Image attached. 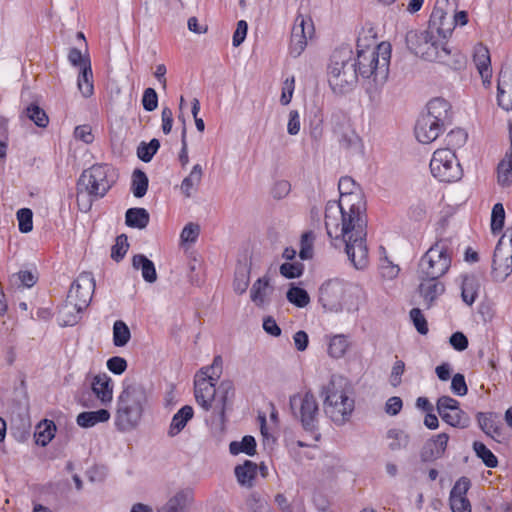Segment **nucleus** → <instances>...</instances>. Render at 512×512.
<instances>
[{"mask_svg":"<svg viewBox=\"0 0 512 512\" xmlns=\"http://www.w3.org/2000/svg\"><path fill=\"white\" fill-rule=\"evenodd\" d=\"M340 198L329 201L325 209V227L335 248L344 250L356 269L368 265L366 201L360 186L349 176L338 183Z\"/></svg>","mask_w":512,"mask_h":512,"instance_id":"obj_1","label":"nucleus"},{"mask_svg":"<svg viewBox=\"0 0 512 512\" xmlns=\"http://www.w3.org/2000/svg\"><path fill=\"white\" fill-rule=\"evenodd\" d=\"M222 373V358L216 356L210 366L200 369L195 376L194 394L196 402L205 410L213 408L214 413L223 420L227 402L234 396V386L231 381L221 382L218 390L222 393L220 399H216V383Z\"/></svg>","mask_w":512,"mask_h":512,"instance_id":"obj_2","label":"nucleus"},{"mask_svg":"<svg viewBox=\"0 0 512 512\" xmlns=\"http://www.w3.org/2000/svg\"><path fill=\"white\" fill-rule=\"evenodd\" d=\"M405 42L412 54L425 61L454 67L461 63L460 54L450 47L449 39L429 28L409 30L406 33Z\"/></svg>","mask_w":512,"mask_h":512,"instance_id":"obj_3","label":"nucleus"},{"mask_svg":"<svg viewBox=\"0 0 512 512\" xmlns=\"http://www.w3.org/2000/svg\"><path fill=\"white\" fill-rule=\"evenodd\" d=\"M357 48V59L353 62L356 64L357 74L370 81L367 92L372 96L377 94L388 78L391 46L382 42L376 47L360 49L358 43Z\"/></svg>","mask_w":512,"mask_h":512,"instance_id":"obj_4","label":"nucleus"},{"mask_svg":"<svg viewBox=\"0 0 512 512\" xmlns=\"http://www.w3.org/2000/svg\"><path fill=\"white\" fill-rule=\"evenodd\" d=\"M147 393L139 384L124 387L116 401L114 425L120 432H130L141 423L146 405Z\"/></svg>","mask_w":512,"mask_h":512,"instance_id":"obj_5","label":"nucleus"},{"mask_svg":"<svg viewBox=\"0 0 512 512\" xmlns=\"http://www.w3.org/2000/svg\"><path fill=\"white\" fill-rule=\"evenodd\" d=\"M323 409L325 414L337 425L346 423L353 410L354 400L349 396L346 381L341 377L332 376L322 387Z\"/></svg>","mask_w":512,"mask_h":512,"instance_id":"obj_6","label":"nucleus"},{"mask_svg":"<svg viewBox=\"0 0 512 512\" xmlns=\"http://www.w3.org/2000/svg\"><path fill=\"white\" fill-rule=\"evenodd\" d=\"M358 80L356 64L350 51H336L328 66V83L335 94H345L353 90Z\"/></svg>","mask_w":512,"mask_h":512,"instance_id":"obj_7","label":"nucleus"},{"mask_svg":"<svg viewBox=\"0 0 512 512\" xmlns=\"http://www.w3.org/2000/svg\"><path fill=\"white\" fill-rule=\"evenodd\" d=\"M452 247L448 239L437 240L421 257L418 263V278L440 279L450 269Z\"/></svg>","mask_w":512,"mask_h":512,"instance_id":"obj_8","label":"nucleus"},{"mask_svg":"<svg viewBox=\"0 0 512 512\" xmlns=\"http://www.w3.org/2000/svg\"><path fill=\"white\" fill-rule=\"evenodd\" d=\"M114 167L108 164H95L84 170L78 180V189L85 190L89 196L104 197L117 181Z\"/></svg>","mask_w":512,"mask_h":512,"instance_id":"obj_9","label":"nucleus"},{"mask_svg":"<svg viewBox=\"0 0 512 512\" xmlns=\"http://www.w3.org/2000/svg\"><path fill=\"white\" fill-rule=\"evenodd\" d=\"M332 131L339 146L348 155H362L364 145L361 137L356 133L350 119L344 114L332 116Z\"/></svg>","mask_w":512,"mask_h":512,"instance_id":"obj_10","label":"nucleus"},{"mask_svg":"<svg viewBox=\"0 0 512 512\" xmlns=\"http://www.w3.org/2000/svg\"><path fill=\"white\" fill-rule=\"evenodd\" d=\"M432 175L442 182H454L462 177V169L455 152L450 148L438 149L430 161Z\"/></svg>","mask_w":512,"mask_h":512,"instance_id":"obj_11","label":"nucleus"},{"mask_svg":"<svg viewBox=\"0 0 512 512\" xmlns=\"http://www.w3.org/2000/svg\"><path fill=\"white\" fill-rule=\"evenodd\" d=\"M290 407L295 415L296 410H299L300 420L306 430L313 431L315 429L319 409L316 398L311 392L291 396Z\"/></svg>","mask_w":512,"mask_h":512,"instance_id":"obj_12","label":"nucleus"},{"mask_svg":"<svg viewBox=\"0 0 512 512\" xmlns=\"http://www.w3.org/2000/svg\"><path fill=\"white\" fill-rule=\"evenodd\" d=\"M436 408L442 420L448 425L459 429L469 427L471 419L460 408V403L456 399L450 396H441L437 401Z\"/></svg>","mask_w":512,"mask_h":512,"instance_id":"obj_13","label":"nucleus"},{"mask_svg":"<svg viewBox=\"0 0 512 512\" xmlns=\"http://www.w3.org/2000/svg\"><path fill=\"white\" fill-rule=\"evenodd\" d=\"M346 285L339 279L324 282L319 289V302L329 312H340L343 309Z\"/></svg>","mask_w":512,"mask_h":512,"instance_id":"obj_14","label":"nucleus"},{"mask_svg":"<svg viewBox=\"0 0 512 512\" xmlns=\"http://www.w3.org/2000/svg\"><path fill=\"white\" fill-rule=\"evenodd\" d=\"M314 33V26L309 17H305L299 13L295 19L289 46V52L293 57H298L302 54L307 46L308 38H311Z\"/></svg>","mask_w":512,"mask_h":512,"instance_id":"obj_15","label":"nucleus"},{"mask_svg":"<svg viewBox=\"0 0 512 512\" xmlns=\"http://www.w3.org/2000/svg\"><path fill=\"white\" fill-rule=\"evenodd\" d=\"M95 290V281L92 273L83 272L71 284L67 297L74 301L80 309H86L91 302Z\"/></svg>","mask_w":512,"mask_h":512,"instance_id":"obj_16","label":"nucleus"},{"mask_svg":"<svg viewBox=\"0 0 512 512\" xmlns=\"http://www.w3.org/2000/svg\"><path fill=\"white\" fill-rule=\"evenodd\" d=\"M471 486L467 477L459 478L450 491L449 504L452 512H471V504L466 494Z\"/></svg>","mask_w":512,"mask_h":512,"instance_id":"obj_17","label":"nucleus"},{"mask_svg":"<svg viewBox=\"0 0 512 512\" xmlns=\"http://www.w3.org/2000/svg\"><path fill=\"white\" fill-rule=\"evenodd\" d=\"M449 441L447 433H439L429 438L420 451L422 462H432L444 456Z\"/></svg>","mask_w":512,"mask_h":512,"instance_id":"obj_18","label":"nucleus"},{"mask_svg":"<svg viewBox=\"0 0 512 512\" xmlns=\"http://www.w3.org/2000/svg\"><path fill=\"white\" fill-rule=\"evenodd\" d=\"M496 245L492 261V277L495 281L503 282L512 273V253Z\"/></svg>","mask_w":512,"mask_h":512,"instance_id":"obj_19","label":"nucleus"},{"mask_svg":"<svg viewBox=\"0 0 512 512\" xmlns=\"http://www.w3.org/2000/svg\"><path fill=\"white\" fill-rule=\"evenodd\" d=\"M427 28L450 39L454 31L452 15L442 7L435 6L430 15Z\"/></svg>","mask_w":512,"mask_h":512,"instance_id":"obj_20","label":"nucleus"},{"mask_svg":"<svg viewBox=\"0 0 512 512\" xmlns=\"http://www.w3.org/2000/svg\"><path fill=\"white\" fill-rule=\"evenodd\" d=\"M473 62L480 74L483 85L487 88L491 86L492 67L488 48L482 43H478L473 49Z\"/></svg>","mask_w":512,"mask_h":512,"instance_id":"obj_21","label":"nucleus"},{"mask_svg":"<svg viewBox=\"0 0 512 512\" xmlns=\"http://www.w3.org/2000/svg\"><path fill=\"white\" fill-rule=\"evenodd\" d=\"M426 118L435 120L436 123L445 127L452 122L451 105L443 98H434L427 104V112L422 115Z\"/></svg>","mask_w":512,"mask_h":512,"instance_id":"obj_22","label":"nucleus"},{"mask_svg":"<svg viewBox=\"0 0 512 512\" xmlns=\"http://www.w3.org/2000/svg\"><path fill=\"white\" fill-rule=\"evenodd\" d=\"M497 104L504 111H512V70L502 69L497 81Z\"/></svg>","mask_w":512,"mask_h":512,"instance_id":"obj_23","label":"nucleus"},{"mask_svg":"<svg viewBox=\"0 0 512 512\" xmlns=\"http://www.w3.org/2000/svg\"><path fill=\"white\" fill-rule=\"evenodd\" d=\"M445 127L436 123L431 118L420 116L415 125V136L423 144H429L436 140Z\"/></svg>","mask_w":512,"mask_h":512,"instance_id":"obj_24","label":"nucleus"},{"mask_svg":"<svg viewBox=\"0 0 512 512\" xmlns=\"http://www.w3.org/2000/svg\"><path fill=\"white\" fill-rule=\"evenodd\" d=\"M420 280L419 293L424 299L426 308H430L434 301L444 293L445 286L439 279L418 278Z\"/></svg>","mask_w":512,"mask_h":512,"instance_id":"obj_25","label":"nucleus"},{"mask_svg":"<svg viewBox=\"0 0 512 512\" xmlns=\"http://www.w3.org/2000/svg\"><path fill=\"white\" fill-rule=\"evenodd\" d=\"M479 427L491 438L498 440L502 436V427L499 417L496 413L478 412L476 415Z\"/></svg>","mask_w":512,"mask_h":512,"instance_id":"obj_26","label":"nucleus"},{"mask_svg":"<svg viewBox=\"0 0 512 512\" xmlns=\"http://www.w3.org/2000/svg\"><path fill=\"white\" fill-rule=\"evenodd\" d=\"M92 391L103 405L111 403L113 399L112 380L107 374H99L93 378Z\"/></svg>","mask_w":512,"mask_h":512,"instance_id":"obj_27","label":"nucleus"},{"mask_svg":"<svg viewBox=\"0 0 512 512\" xmlns=\"http://www.w3.org/2000/svg\"><path fill=\"white\" fill-rule=\"evenodd\" d=\"M274 288L267 277L259 278L251 287L250 298L258 307H263L270 302V295Z\"/></svg>","mask_w":512,"mask_h":512,"instance_id":"obj_28","label":"nucleus"},{"mask_svg":"<svg viewBox=\"0 0 512 512\" xmlns=\"http://www.w3.org/2000/svg\"><path fill=\"white\" fill-rule=\"evenodd\" d=\"M84 309H80L74 301H69L67 297L65 303L58 312V321L61 326H73L80 320V314Z\"/></svg>","mask_w":512,"mask_h":512,"instance_id":"obj_29","label":"nucleus"},{"mask_svg":"<svg viewBox=\"0 0 512 512\" xmlns=\"http://www.w3.org/2000/svg\"><path fill=\"white\" fill-rule=\"evenodd\" d=\"M258 466L256 463L246 460L242 465L235 467V476L241 486L251 488L257 476Z\"/></svg>","mask_w":512,"mask_h":512,"instance_id":"obj_30","label":"nucleus"},{"mask_svg":"<svg viewBox=\"0 0 512 512\" xmlns=\"http://www.w3.org/2000/svg\"><path fill=\"white\" fill-rule=\"evenodd\" d=\"M110 412L107 409L96 411H85L78 414L76 423L82 428H91L98 423H105L110 419Z\"/></svg>","mask_w":512,"mask_h":512,"instance_id":"obj_31","label":"nucleus"},{"mask_svg":"<svg viewBox=\"0 0 512 512\" xmlns=\"http://www.w3.org/2000/svg\"><path fill=\"white\" fill-rule=\"evenodd\" d=\"M193 500V493L190 489L178 491L171 497L165 506L166 512H187L189 505Z\"/></svg>","mask_w":512,"mask_h":512,"instance_id":"obj_32","label":"nucleus"},{"mask_svg":"<svg viewBox=\"0 0 512 512\" xmlns=\"http://www.w3.org/2000/svg\"><path fill=\"white\" fill-rule=\"evenodd\" d=\"M132 266L135 270H140L143 279L148 283H154L157 280V272L154 263L143 254L134 255Z\"/></svg>","mask_w":512,"mask_h":512,"instance_id":"obj_33","label":"nucleus"},{"mask_svg":"<svg viewBox=\"0 0 512 512\" xmlns=\"http://www.w3.org/2000/svg\"><path fill=\"white\" fill-rule=\"evenodd\" d=\"M194 415L193 408L189 405L183 406L172 418L170 427H169V435L175 436L179 434L187 422L192 419Z\"/></svg>","mask_w":512,"mask_h":512,"instance_id":"obj_34","label":"nucleus"},{"mask_svg":"<svg viewBox=\"0 0 512 512\" xmlns=\"http://www.w3.org/2000/svg\"><path fill=\"white\" fill-rule=\"evenodd\" d=\"M150 216L145 208H130L125 214L127 226L137 229H144L149 224Z\"/></svg>","mask_w":512,"mask_h":512,"instance_id":"obj_35","label":"nucleus"},{"mask_svg":"<svg viewBox=\"0 0 512 512\" xmlns=\"http://www.w3.org/2000/svg\"><path fill=\"white\" fill-rule=\"evenodd\" d=\"M78 76V89L84 97H90L94 92L93 74L90 61H85Z\"/></svg>","mask_w":512,"mask_h":512,"instance_id":"obj_36","label":"nucleus"},{"mask_svg":"<svg viewBox=\"0 0 512 512\" xmlns=\"http://www.w3.org/2000/svg\"><path fill=\"white\" fill-rule=\"evenodd\" d=\"M461 296L467 305H472L478 295L479 282L473 275H466L462 280Z\"/></svg>","mask_w":512,"mask_h":512,"instance_id":"obj_37","label":"nucleus"},{"mask_svg":"<svg viewBox=\"0 0 512 512\" xmlns=\"http://www.w3.org/2000/svg\"><path fill=\"white\" fill-rule=\"evenodd\" d=\"M497 182L502 187L512 184V152L506 153L497 167Z\"/></svg>","mask_w":512,"mask_h":512,"instance_id":"obj_38","label":"nucleus"},{"mask_svg":"<svg viewBox=\"0 0 512 512\" xmlns=\"http://www.w3.org/2000/svg\"><path fill=\"white\" fill-rule=\"evenodd\" d=\"M55 430L56 426L53 421L44 420L39 423L35 431L36 444L46 446L54 438Z\"/></svg>","mask_w":512,"mask_h":512,"instance_id":"obj_39","label":"nucleus"},{"mask_svg":"<svg viewBox=\"0 0 512 512\" xmlns=\"http://www.w3.org/2000/svg\"><path fill=\"white\" fill-rule=\"evenodd\" d=\"M203 175V170L200 164L193 166L190 174L183 179L181 183V190L186 197L192 195V191L200 184Z\"/></svg>","mask_w":512,"mask_h":512,"instance_id":"obj_40","label":"nucleus"},{"mask_svg":"<svg viewBox=\"0 0 512 512\" xmlns=\"http://www.w3.org/2000/svg\"><path fill=\"white\" fill-rule=\"evenodd\" d=\"M149 180L144 171L135 169L132 173L131 191L137 198H142L148 189Z\"/></svg>","mask_w":512,"mask_h":512,"instance_id":"obj_41","label":"nucleus"},{"mask_svg":"<svg viewBox=\"0 0 512 512\" xmlns=\"http://www.w3.org/2000/svg\"><path fill=\"white\" fill-rule=\"evenodd\" d=\"M387 438L390 440L388 447L391 451L406 449L410 443V436L400 429L388 430Z\"/></svg>","mask_w":512,"mask_h":512,"instance_id":"obj_42","label":"nucleus"},{"mask_svg":"<svg viewBox=\"0 0 512 512\" xmlns=\"http://www.w3.org/2000/svg\"><path fill=\"white\" fill-rule=\"evenodd\" d=\"M229 451L233 455L245 453L249 456H253L256 453V441L253 436H244L241 442H231L229 445Z\"/></svg>","mask_w":512,"mask_h":512,"instance_id":"obj_43","label":"nucleus"},{"mask_svg":"<svg viewBox=\"0 0 512 512\" xmlns=\"http://www.w3.org/2000/svg\"><path fill=\"white\" fill-rule=\"evenodd\" d=\"M287 300L299 308L306 307L310 302V296L303 288L291 285L286 293Z\"/></svg>","mask_w":512,"mask_h":512,"instance_id":"obj_44","label":"nucleus"},{"mask_svg":"<svg viewBox=\"0 0 512 512\" xmlns=\"http://www.w3.org/2000/svg\"><path fill=\"white\" fill-rule=\"evenodd\" d=\"M131 338L129 327L122 320H117L113 325V344L116 347L125 346Z\"/></svg>","mask_w":512,"mask_h":512,"instance_id":"obj_45","label":"nucleus"},{"mask_svg":"<svg viewBox=\"0 0 512 512\" xmlns=\"http://www.w3.org/2000/svg\"><path fill=\"white\" fill-rule=\"evenodd\" d=\"M160 148V142L154 138L149 143L141 142L137 147V156L143 162H150Z\"/></svg>","mask_w":512,"mask_h":512,"instance_id":"obj_46","label":"nucleus"},{"mask_svg":"<svg viewBox=\"0 0 512 512\" xmlns=\"http://www.w3.org/2000/svg\"><path fill=\"white\" fill-rule=\"evenodd\" d=\"M348 348V341L344 335H335L331 338L328 353L333 358H341Z\"/></svg>","mask_w":512,"mask_h":512,"instance_id":"obj_47","label":"nucleus"},{"mask_svg":"<svg viewBox=\"0 0 512 512\" xmlns=\"http://www.w3.org/2000/svg\"><path fill=\"white\" fill-rule=\"evenodd\" d=\"M473 449L487 467L495 468L498 465L497 457L482 442L475 441Z\"/></svg>","mask_w":512,"mask_h":512,"instance_id":"obj_48","label":"nucleus"},{"mask_svg":"<svg viewBox=\"0 0 512 512\" xmlns=\"http://www.w3.org/2000/svg\"><path fill=\"white\" fill-rule=\"evenodd\" d=\"M27 117L33 121L38 127L44 128L49 123V118L46 112L38 105L31 104L26 108Z\"/></svg>","mask_w":512,"mask_h":512,"instance_id":"obj_49","label":"nucleus"},{"mask_svg":"<svg viewBox=\"0 0 512 512\" xmlns=\"http://www.w3.org/2000/svg\"><path fill=\"white\" fill-rule=\"evenodd\" d=\"M19 230L22 233H29L33 229V212L29 208H21L16 213Z\"/></svg>","mask_w":512,"mask_h":512,"instance_id":"obj_50","label":"nucleus"},{"mask_svg":"<svg viewBox=\"0 0 512 512\" xmlns=\"http://www.w3.org/2000/svg\"><path fill=\"white\" fill-rule=\"evenodd\" d=\"M505 221V210L501 203H496L491 213V230L494 234L499 233Z\"/></svg>","mask_w":512,"mask_h":512,"instance_id":"obj_51","label":"nucleus"},{"mask_svg":"<svg viewBox=\"0 0 512 512\" xmlns=\"http://www.w3.org/2000/svg\"><path fill=\"white\" fill-rule=\"evenodd\" d=\"M129 248L128 238L125 234L117 236L115 244L111 249V258L119 262L124 258Z\"/></svg>","mask_w":512,"mask_h":512,"instance_id":"obj_52","label":"nucleus"},{"mask_svg":"<svg viewBox=\"0 0 512 512\" xmlns=\"http://www.w3.org/2000/svg\"><path fill=\"white\" fill-rule=\"evenodd\" d=\"M467 137V133L463 129L458 128L451 130L447 134L445 141L449 146L448 148L454 151V149L462 147L466 143Z\"/></svg>","mask_w":512,"mask_h":512,"instance_id":"obj_53","label":"nucleus"},{"mask_svg":"<svg viewBox=\"0 0 512 512\" xmlns=\"http://www.w3.org/2000/svg\"><path fill=\"white\" fill-rule=\"evenodd\" d=\"M409 315L417 332L420 333L421 335H426L429 329L427 320L423 315L422 311L419 308H413L410 310Z\"/></svg>","mask_w":512,"mask_h":512,"instance_id":"obj_54","label":"nucleus"},{"mask_svg":"<svg viewBox=\"0 0 512 512\" xmlns=\"http://www.w3.org/2000/svg\"><path fill=\"white\" fill-rule=\"evenodd\" d=\"M303 271L304 265L300 262H286L280 266V274L287 279L298 278L303 274Z\"/></svg>","mask_w":512,"mask_h":512,"instance_id":"obj_55","label":"nucleus"},{"mask_svg":"<svg viewBox=\"0 0 512 512\" xmlns=\"http://www.w3.org/2000/svg\"><path fill=\"white\" fill-rule=\"evenodd\" d=\"M314 235L311 231L305 232L301 236V249L299 256L301 259L306 260L312 257Z\"/></svg>","mask_w":512,"mask_h":512,"instance_id":"obj_56","label":"nucleus"},{"mask_svg":"<svg viewBox=\"0 0 512 512\" xmlns=\"http://www.w3.org/2000/svg\"><path fill=\"white\" fill-rule=\"evenodd\" d=\"M142 105L146 111H154L158 106V95L153 88H146L142 96Z\"/></svg>","mask_w":512,"mask_h":512,"instance_id":"obj_57","label":"nucleus"},{"mask_svg":"<svg viewBox=\"0 0 512 512\" xmlns=\"http://www.w3.org/2000/svg\"><path fill=\"white\" fill-rule=\"evenodd\" d=\"M249 285V274L246 270L236 272L233 283L234 291L238 294H243Z\"/></svg>","mask_w":512,"mask_h":512,"instance_id":"obj_58","label":"nucleus"},{"mask_svg":"<svg viewBox=\"0 0 512 512\" xmlns=\"http://www.w3.org/2000/svg\"><path fill=\"white\" fill-rule=\"evenodd\" d=\"M451 390L455 395L464 396L468 392L464 375L457 373L451 381Z\"/></svg>","mask_w":512,"mask_h":512,"instance_id":"obj_59","label":"nucleus"},{"mask_svg":"<svg viewBox=\"0 0 512 512\" xmlns=\"http://www.w3.org/2000/svg\"><path fill=\"white\" fill-rule=\"evenodd\" d=\"M248 31V24L245 20H240L237 22L236 30L234 31L233 37H232V44L234 47L240 46L246 36Z\"/></svg>","mask_w":512,"mask_h":512,"instance_id":"obj_60","label":"nucleus"},{"mask_svg":"<svg viewBox=\"0 0 512 512\" xmlns=\"http://www.w3.org/2000/svg\"><path fill=\"white\" fill-rule=\"evenodd\" d=\"M200 227L198 224L188 223L181 232V240L183 242H195L199 236Z\"/></svg>","mask_w":512,"mask_h":512,"instance_id":"obj_61","label":"nucleus"},{"mask_svg":"<svg viewBox=\"0 0 512 512\" xmlns=\"http://www.w3.org/2000/svg\"><path fill=\"white\" fill-rule=\"evenodd\" d=\"M107 368L110 372L120 375L125 372L127 368V361L119 356H114L108 359Z\"/></svg>","mask_w":512,"mask_h":512,"instance_id":"obj_62","label":"nucleus"},{"mask_svg":"<svg viewBox=\"0 0 512 512\" xmlns=\"http://www.w3.org/2000/svg\"><path fill=\"white\" fill-rule=\"evenodd\" d=\"M74 136L76 139H79L86 144H89L94 140L92 129L89 125L77 126L74 130Z\"/></svg>","mask_w":512,"mask_h":512,"instance_id":"obj_63","label":"nucleus"},{"mask_svg":"<svg viewBox=\"0 0 512 512\" xmlns=\"http://www.w3.org/2000/svg\"><path fill=\"white\" fill-rule=\"evenodd\" d=\"M294 83V77H291L290 79L287 78L285 80L280 97V102L282 105H288L290 103L294 91Z\"/></svg>","mask_w":512,"mask_h":512,"instance_id":"obj_64","label":"nucleus"}]
</instances>
